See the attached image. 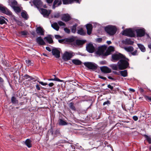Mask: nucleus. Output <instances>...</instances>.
<instances>
[{"mask_svg": "<svg viewBox=\"0 0 151 151\" xmlns=\"http://www.w3.org/2000/svg\"><path fill=\"white\" fill-rule=\"evenodd\" d=\"M66 41L69 44L71 45L73 47H76L83 45L85 41L80 40H76L74 37H71L68 38Z\"/></svg>", "mask_w": 151, "mask_h": 151, "instance_id": "obj_1", "label": "nucleus"}, {"mask_svg": "<svg viewBox=\"0 0 151 151\" xmlns=\"http://www.w3.org/2000/svg\"><path fill=\"white\" fill-rule=\"evenodd\" d=\"M119 69L120 70L124 69L129 66V63L124 57L120 59L117 63Z\"/></svg>", "mask_w": 151, "mask_h": 151, "instance_id": "obj_2", "label": "nucleus"}, {"mask_svg": "<svg viewBox=\"0 0 151 151\" xmlns=\"http://www.w3.org/2000/svg\"><path fill=\"white\" fill-rule=\"evenodd\" d=\"M104 29L105 31L110 35H113L114 34L116 31V27L112 25H108L105 27Z\"/></svg>", "mask_w": 151, "mask_h": 151, "instance_id": "obj_3", "label": "nucleus"}, {"mask_svg": "<svg viewBox=\"0 0 151 151\" xmlns=\"http://www.w3.org/2000/svg\"><path fill=\"white\" fill-rule=\"evenodd\" d=\"M75 55V53L71 51H66L63 54L62 58L65 61L68 60H70Z\"/></svg>", "mask_w": 151, "mask_h": 151, "instance_id": "obj_4", "label": "nucleus"}, {"mask_svg": "<svg viewBox=\"0 0 151 151\" xmlns=\"http://www.w3.org/2000/svg\"><path fill=\"white\" fill-rule=\"evenodd\" d=\"M122 34L123 35L131 37L134 36V32L131 29H126L122 31Z\"/></svg>", "mask_w": 151, "mask_h": 151, "instance_id": "obj_5", "label": "nucleus"}, {"mask_svg": "<svg viewBox=\"0 0 151 151\" xmlns=\"http://www.w3.org/2000/svg\"><path fill=\"white\" fill-rule=\"evenodd\" d=\"M124 56L120 53H116L112 55L111 60L113 62H115L119 60H120L124 57Z\"/></svg>", "mask_w": 151, "mask_h": 151, "instance_id": "obj_6", "label": "nucleus"}, {"mask_svg": "<svg viewBox=\"0 0 151 151\" xmlns=\"http://www.w3.org/2000/svg\"><path fill=\"white\" fill-rule=\"evenodd\" d=\"M84 65L89 69H96L97 68V65L95 63L90 62H85Z\"/></svg>", "mask_w": 151, "mask_h": 151, "instance_id": "obj_7", "label": "nucleus"}, {"mask_svg": "<svg viewBox=\"0 0 151 151\" xmlns=\"http://www.w3.org/2000/svg\"><path fill=\"white\" fill-rule=\"evenodd\" d=\"M106 49V47L105 46H102L99 47L98 50L96 52V53L99 55H102L104 54Z\"/></svg>", "mask_w": 151, "mask_h": 151, "instance_id": "obj_8", "label": "nucleus"}, {"mask_svg": "<svg viewBox=\"0 0 151 151\" xmlns=\"http://www.w3.org/2000/svg\"><path fill=\"white\" fill-rule=\"evenodd\" d=\"M0 10L3 13L8 15H11L12 12L6 7L0 5Z\"/></svg>", "mask_w": 151, "mask_h": 151, "instance_id": "obj_9", "label": "nucleus"}, {"mask_svg": "<svg viewBox=\"0 0 151 151\" xmlns=\"http://www.w3.org/2000/svg\"><path fill=\"white\" fill-rule=\"evenodd\" d=\"M0 10L3 13L8 15H11L12 12L6 7L0 5Z\"/></svg>", "mask_w": 151, "mask_h": 151, "instance_id": "obj_10", "label": "nucleus"}, {"mask_svg": "<svg viewBox=\"0 0 151 151\" xmlns=\"http://www.w3.org/2000/svg\"><path fill=\"white\" fill-rule=\"evenodd\" d=\"M41 13L45 17H47L50 13L51 11H47V9L43 8H41L39 10Z\"/></svg>", "mask_w": 151, "mask_h": 151, "instance_id": "obj_11", "label": "nucleus"}, {"mask_svg": "<svg viewBox=\"0 0 151 151\" xmlns=\"http://www.w3.org/2000/svg\"><path fill=\"white\" fill-rule=\"evenodd\" d=\"M136 32L137 36L139 37L143 36L145 33V30L144 28L137 29L136 30Z\"/></svg>", "mask_w": 151, "mask_h": 151, "instance_id": "obj_12", "label": "nucleus"}, {"mask_svg": "<svg viewBox=\"0 0 151 151\" xmlns=\"http://www.w3.org/2000/svg\"><path fill=\"white\" fill-rule=\"evenodd\" d=\"M87 50L90 53H93L95 50V47L92 44L89 43L86 47Z\"/></svg>", "mask_w": 151, "mask_h": 151, "instance_id": "obj_13", "label": "nucleus"}, {"mask_svg": "<svg viewBox=\"0 0 151 151\" xmlns=\"http://www.w3.org/2000/svg\"><path fill=\"white\" fill-rule=\"evenodd\" d=\"M52 55L56 58H58L60 57V51L57 49H53L52 50Z\"/></svg>", "mask_w": 151, "mask_h": 151, "instance_id": "obj_14", "label": "nucleus"}, {"mask_svg": "<svg viewBox=\"0 0 151 151\" xmlns=\"http://www.w3.org/2000/svg\"><path fill=\"white\" fill-rule=\"evenodd\" d=\"M100 69L101 71L104 73H109L111 72V69L106 66L101 67H100Z\"/></svg>", "mask_w": 151, "mask_h": 151, "instance_id": "obj_15", "label": "nucleus"}, {"mask_svg": "<svg viewBox=\"0 0 151 151\" xmlns=\"http://www.w3.org/2000/svg\"><path fill=\"white\" fill-rule=\"evenodd\" d=\"M64 4H71L74 2L76 3H80L81 0H62Z\"/></svg>", "mask_w": 151, "mask_h": 151, "instance_id": "obj_16", "label": "nucleus"}, {"mask_svg": "<svg viewBox=\"0 0 151 151\" xmlns=\"http://www.w3.org/2000/svg\"><path fill=\"white\" fill-rule=\"evenodd\" d=\"M36 32L39 35H44V30L43 28L40 27H37L36 29Z\"/></svg>", "mask_w": 151, "mask_h": 151, "instance_id": "obj_17", "label": "nucleus"}, {"mask_svg": "<svg viewBox=\"0 0 151 151\" xmlns=\"http://www.w3.org/2000/svg\"><path fill=\"white\" fill-rule=\"evenodd\" d=\"M61 4V0H55L52 6V9H55V8L60 5Z\"/></svg>", "mask_w": 151, "mask_h": 151, "instance_id": "obj_18", "label": "nucleus"}, {"mask_svg": "<svg viewBox=\"0 0 151 151\" xmlns=\"http://www.w3.org/2000/svg\"><path fill=\"white\" fill-rule=\"evenodd\" d=\"M36 41L40 45H44L45 44V42L41 37H37Z\"/></svg>", "mask_w": 151, "mask_h": 151, "instance_id": "obj_19", "label": "nucleus"}, {"mask_svg": "<svg viewBox=\"0 0 151 151\" xmlns=\"http://www.w3.org/2000/svg\"><path fill=\"white\" fill-rule=\"evenodd\" d=\"M86 29L87 30V33L88 35H90L92 31L93 26L91 24H87L86 25Z\"/></svg>", "mask_w": 151, "mask_h": 151, "instance_id": "obj_20", "label": "nucleus"}, {"mask_svg": "<svg viewBox=\"0 0 151 151\" xmlns=\"http://www.w3.org/2000/svg\"><path fill=\"white\" fill-rule=\"evenodd\" d=\"M71 19L70 15L68 14H64L63 15L62 19L65 22H67Z\"/></svg>", "mask_w": 151, "mask_h": 151, "instance_id": "obj_21", "label": "nucleus"}, {"mask_svg": "<svg viewBox=\"0 0 151 151\" xmlns=\"http://www.w3.org/2000/svg\"><path fill=\"white\" fill-rule=\"evenodd\" d=\"M32 2L37 7L41 6L42 4V2L40 0H32Z\"/></svg>", "mask_w": 151, "mask_h": 151, "instance_id": "obj_22", "label": "nucleus"}, {"mask_svg": "<svg viewBox=\"0 0 151 151\" xmlns=\"http://www.w3.org/2000/svg\"><path fill=\"white\" fill-rule=\"evenodd\" d=\"M52 27L56 30L58 31L59 30L60 27L59 26L58 23L56 22L54 23L51 24Z\"/></svg>", "mask_w": 151, "mask_h": 151, "instance_id": "obj_23", "label": "nucleus"}, {"mask_svg": "<svg viewBox=\"0 0 151 151\" xmlns=\"http://www.w3.org/2000/svg\"><path fill=\"white\" fill-rule=\"evenodd\" d=\"M32 141L29 139H27L25 142V144L26 146L29 148L32 147V145L31 144Z\"/></svg>", "mask_w": 151, "mask_h": 151, "instance_id": "obj_24", "label": "nucleus"}, {"mask_svg": "<svg viewBox=\"0 0 151 151\" xmlns=\"http://www.w3.org/2000/svg\"><path fill=\"white\" fill-rule=\"evenodd\" d=\"M6 20L8 21L7 19L1 16L0 17V24H6Z\"/></svg>", "mask_w": 151, "mask_h": 151, "instance_id": "obj_25", "label": "nucleus"}, {"mask_svg": "<svg viewBox=\"0 0 151 151\" xmlns=\"http://www.w3.org/2000/svg\"><path fill=\"white\" fill-rule=\"evenodd\" d=\"M44 39L49 43H51L53 41L52 38L50 36H47L44 37Z\"/></svg>", "mask_w": 151, "mask_h": 151, "instance_id": "obj_26", "label": "nucleus"}, {"mask_svg": "<svg viewBox=\"0 0 151 151\" xmlns=\"http://www.w3.org/2000/svg\"><path fill=\"white\" fill-rule=\"evenodd\" d=\"M72 62L76 65H80L81 64V62L78 59H73Z\"/></svg>", "mask_w": 151, "mask_h": 151, "instance_id": "obj_27", "label": "nucleus"}, {"mask_svg": "<svg viewBox=\"0 0 151 151\" xmlns=\"http://www.w3.org/2000/svg\"><path fill=\"white\" fill-rule=\"evenodd\" d=\"M120 73L121 76L123 77H126L127 76H128L127 71L126 70L121 71H120Z\"/></svg>", "mask_w": 151, "mask_h": 151, "instance_id": "obj_28", "label": "nucleus"}, {"mask_svg": "<svg viewBox=\"0 0 151 151\" xmlns=\"http://www.w3.org/2000/svg\"><path fill=\"white\" fill-rule=\"evenodd\" d=\"M21 15L23 18L26 19H27L28 18V15L25 11H24L22 12Z\"/></svg>", "mask_w": 151, "mask_h": 151, "instance_id": "obj_29", "label": "nucleus"}, {"mask_svg": "<svg viewBox=\"0 0 151 151\" xmlns=\"http://www.w3.org/2000/svg\"><path fill=\"white\" fill-rule=\"evenodd\" d=\"M109 66L113 70H118L119 69L118 65L112 64L110 65Z\"/></svg>", "mask_w": 151, "mask_h": 151, "instance_id": "obj_30", "label": "nucleus"}, {"mask_svg": "<svg viewBox=\"0 0 151 151\" xmlns=\"http://www.w3.org/2000/svg\"><path fill=\"white\" fill-rule=\"evenodd\" d=\"M134 42L132 41L130 39H126L125 41V43L127 44L132 45Z\"/></svg>", "mask_w": 151, "mask_h": 151, "instance_id": "obj_31", "label": "nucleus"}, {"mask_svg": "<svg viewBox=\"0 0 151 151\" xmlns=\"http://www.w3.org/2000/svg\"><path fill=\"white\" fill-rule=\"evenodd\" d=\"M138 46L141 50L142 52L145 51V49L144 46L141 44H137Z\"/></svg>", "mask_w": 151, "mask_h": 151, "instance_id": "obj_32", "label": "nucleus"}, {"mask_svg": "<svg viewBox=\"0 0 151 151\" xmlns=\"http://www.w3.org/2000/svg\"><path fill=\"white\" fill-rule=\"evenodd\" d=\"M67 124L68 123L67 122L61 119L60 120L59 122V125H67Z\"/></svg>", "mask_w": 151, "mask_h": 151, "instance_id": "obj_33", "label": "nucleus"}, {"mask_svg": "<svg viewBox=\"0 0 151 151\" xmlns=\"http://www.w3.org/2000/svg\"><path fill=\"white\" fill-rule=\"evenodd\" d=\"M125 50L127 52H131L133 50V48L132 46L125 47Z\"/></svg>", "mask_w": 151, "mask_h": 151, "instance_id": "obj_34", "label": "nucleus"}, {"mask_svg": "<svg viewBox=\"0 0 151 151\" xmlns=\"http://www.w3.org/2000/svg\"><path fill=\"white\" fill-rule=\"evenodd\" d=\"M77 33L81 35H84L85 34V32L83 31L82 28L78 30L77 31Z\"/></svg>", "mask_w": 151, "mask_h": 151, "instance_id": "obj_35", "label": "nucleus"}, {"mask_svg": "<svg viewBox=\"0 0 151 151\" xmlns=\"http://www.w3.org/2000/svg\"><path fill=\"white\" fill-rule=\"evenodd\" d=\"M14 11L16 13H19L21 12V9L18 6H14L13 8Z\"/></svg>", "mask_w": 151, "mask_h": 151, "instance_id": "obj_36", "label": "nucleus"}, {"mask_svg": "<svg viewBox=\"0 0 151 151\" xmlns=\"http://www.w3.org/2000/svg\"><path fill=\"white\" fill-rule=\"evenodd\" d=\"M17 4V2L14 0H12L9 2L10 5L12 6L13 8L14 6H14L16 5Z\"/></svg>", "mask_w": 151, "mask_h": 151, "instance_id": "obj_37", "label": "nucleus"}, {"mask_svg": "<svg viewBox=\"0 0 151 151\" xmlns=\"http://www.w3.org/2000/svg\"><path fill=\"white\" fill-rule=\"evenodd\" d=\"M25 62L27 65L28 66L32 65H33V63L30 60H25Z\"/></svg>", "mask_w": 151, "mask_h": 151, "instance_id": "obj_38", "label": "nucleus"}, {"mask_svg": "<svg viewBox=\"0 0 151 151\" xmlns=\"http://www.w3.org/2000/svg\"><path fill=\"white\" fill-rule=\"evenodd\" d=\"M48 80L49 81H59V82H62L63 81L62 80H61L60 79H59L58 78H56V77H55L54 79L52 78V79H48Z\"/></svg>", "mask_w": 151, "mask_h": 151, "instance_id": "obj_39", "label": "nucleus"}, {"mask_svg": "<svg viewBox=\"0 0 151 151\" xmlns=\"http://www.w3.org/2000/svg\"><path fill=\"white\" fill-rule=\"evenodd\" d=\"M69 106L70 108L72 110H76L75 108L73 105V103H70L69 104Z\"/></svg>", "mask_w": 151, "mask_h": 151, "instance_id": "obj_40", "label": "nucleus"}, {"mask_svg": "<svg viewBox=\"0 0 151 151\" xmlns=\"http://www.w3.org/2000/svg\"><path fill=\"white\" fill-rule=\"evenodd\" d=\"M114 48L113 47L110 46L108 48L107 51L110 53L114 51Z\"/></svg>", "mask_w": 151, "mask_h": 151, "instance_id": "obj_41", "label": "nucleus"}, {"mask_svg": "<svg viewBox=\"0 0 151 151\" xmlns=\"http://www.w3.org/2000/svg\"><path fill=\"white\" fill-rule=\"evenodd\" d=\"M76 26L77 25L76 24L72 27L71 30L72 32L74 33L76 32Z\"/></svg>", "mask_w": 151, "mask_h": 151, "instance_id": "obj_42", "label": "nucleus"}, {"mask_svg": "<svg viewBox=\"0 0 151 151\" xmlns=\"http://www.w3.org/2000/svg\"><path fill=\"white\" fill-rule=\"evenodd\" d=\"M23 78L24 79H27L28 78H30V79L31 80H33V78L27 75H24L23 76Z\"/></svg>", "mask_w": 151, "mask_h": 151, "instance_id": "obj_43", "label": "nucleus"}, {"mask_svg": "<svg viewBox=\"0 0 151 151\" xmlns=\"http://www.w3.org/2000/svg\"><path fill=\"white\" fill-rule=\"evenodd\" d=\"M20 34L22 36H25L28 34V32L26 31H22L20 32Z\"/></svg>", "mask_w": 151, "mask_h": 151, "instance_id": "obj_44", "label": "nucleus"}, {"mask_svg": "<svg viewBox=\"0 0 151 151\" xmlns=\"http://www.w3.org/2000/svg\"><path fill=\"white\" fill-rule=\"evenodd\" d=\"M11 101L13 103H16L17 102L16 98L14 96H13L12 98Z\"/></svg>", "mask_w": 151, "mask_h": 151, "instance_id": "obj_45", "label": "nucleus"}, {"mask_svg": "<svg viewBox=\"0 0 151 151\" xmlns=\"http://www.w3.org/2000/svg\"><path fill=\"white\" fill-rule=\"evenodd\" d=\"M58 23L60 26H65V24L62 21H59L58 22Z\"/></svg>", "mask_w": 151, "mask_h": 151, "instance_id": "obj_46", "label": "nucleus"}, {"mask_svg": "<svg viewBox=\"0 0 151 151\" xmlns=\"http://www.w3.org/2000/svg\"><path fill=\"white\" fill-rule=\"evenodd\" d=\"M146 139L149 144L151 143V138L149 136H146Z\"/></svg>", "mask_w": 151, "mask_h": 151, "instance_id": "obj_47", "label": "nucleus"}, {"mask_svg": "<svg viewBox=\"0 0 151 151\" xmlns=\"http://www.w3.org/2000/svg\"><path fill=\"white\" fill-rule=\"evenodd\" d=\"M66 151H75L73 148L71 146H70L66 150Z\"/></svg>", "mask_w": 151, "mask_h": 151, "instance_id": "obj_48", "label": "nucleus"}, {"mask_svg": "<svg viewBox=\"0 0 151 151\" xmlns=\"http://www.w3.org/2000/svg\"><path fill=\"white\" fill-rule=\"evenodd\" d=\"M64 29L65 32L67 33H69L70 32V30L67 28H65Z\"/></svg>", "mask_w": 151, "mask_h": 151, "instance_id": "obj_49", "label": "nucleus"}, {"mask_svg": "<svg viewBox=\"0 0 151 151\" xmlns=\"http://www.w3.org/2000/svg\"><path fill=\"white\" fill-rule=\"evenodd\" d=\"M39 82L40 84L44 86H46L47 84V83H44L42 81H39Z\"/></svg>", "mask_w": 151, "mask_h": 151, "instance_id": "obj_50", "label": "nucleus"}, {"mask_svg": "<svg viewBox=\"0 0 151 151\" xmlns=\"http://www.w3.org/2000/svg\"><path fill=\"white\" fill-rule=\"evenodd\" d=\"M110 104V102L109 101L107 100L103 104V105H105L107 104L108 105L109 104Z\"/></svg>", "mask_w": 151, "mask_h": 151, "instance_id": "obj_51", "label": "nucleus"}, {"mask_svg": "<svg viewBox=\"0 0 151 151\" xmlns=\"http://www.w3.org/2000/svg\"><path fill=\"white\" fill-rule=\"evenodd\" d=\"M99 77L102 79H103L104 80H106V77H104L100 75H99Z\"/></svg>", "mask_w": 151, "mask_h": 151, "instance_id": "obj_52", "label": "nucleus"}, {"mask_svg": "<svg viewBox=\"0 0 151 151\" xmlns=\"http://www.w3.org/2000/svg\"><path fill=\"white\" fill-rule=\"evenodd\" d=\"M132 55H137V50H135L134 52L132 53Z\"/></svg>", "mask_w": 151, "mask_h": 151, "instance_id": "obj_53", "label": "nucleus"}, {"mask_svg": "<svg viewBox=\"0 0 151 151\" xmlns=\"http://www.w3.org/2000/svg\"><path fill=\"white\" fill-rule=\"evenodd\" d=\"M107 87L108 88H110L111 90H112L113 89V87L111 85L109 84L108 85Z\"/></svg>", "mask_w": 151, "mask_h": 151, "instance_id": "obj_54", "label": "nucleus"}, {"mask_svg": "<svg viewBox=\"0 0 151 151\" xmlns=\"http://www.w3.org/2000/svg\"><path fill=\"white\" fill-rule=\"evenodd\" d=\"M133 118L134 120L135 121H137L138 120V118L137 116H134L133 117Z\"/></svg>", "mask_w": 151, "mask_h": 151, "instance_id": "obj_55", "label": "nucleus"}, {"mask_svg": "<svg viewBox=\"0 0 151 151\" xmlns=\"http://www.w3.org/2000/svg\"><path fill=\"white\" fill-rule=\"evenodd\" d=\"M55 37L57 39H58L60 38V36L59 35H55Z\"/></svg>", "mask_w": 151, "mask_h": 151, "instance_id": "obj_56", "label": "nucleus"}, {"mask_svg": "<svg viewBox=\"0 0 151 151\" xmlns=\"http://www.w3.org/2000/svg\"><path fill=\"white\" fill-rule=\"evenodd\" d=\"M100 64L102 65H104L106 64V62L105 61H101L99 62Z\"/></svg>", "mask_w": 151, "mask_h": 151, "instance_id": "obj_57", "label": "nucleus"}, {"mask_svg": "<svg viewBox=\"0 0 151 151\" xmlns=\"http://www.w3.org/2000/svg\"><path fill=\"white\" fill-rule=\"evenodd\" d=\"M36 88L38 90H40V88L38 85H37L36 86Z\"/></svg>", "mask_w": 151, "mask_h": 151, "instance_id": "obj_58", "label": "nucleus"}, {"mask_svg": "<svg viewBox=\"0 0 151 151\" xmlns=\"http://www.w3.org/2000/svg\"><path fill=\"white\" fill-rule=\"evenodd\" d=\"M46 49L49 52H50L51 51V50L49 47H46Z\"/></svg>", "mask_w": 151, "mask_h": 151, "instance_id": "obj_59", "label": "nucleus"}, {"mask_svg": "<svg viewBox=\"0 0 151 151\" xmlns=\"http://www.w3.org/2000/svg\"><path fill=\"white\" fill-rule=\"evenodd\" d=\"M108 78L112 80H115V79L113 78H112L111 76H108Z\"/></svg>", "mask_w": 151, "mask_h": 151, "instance_id": "obj_60", "label": "nucleus"}, {"mask_svg": "<svg viewBox=\"0 0 151 151\" xmlns=\"http://www.w3.org/2000/svg\"><path fill=\"white\" fill-rule=\"evenodd\" d=\"M59 16V13H58L56 14H55L54 15V17L55 18H58Z\"/></svg>", "mask_w": 151, "mask_h": 151, "instance_id": "obj_61", "label": "nucleus"}, {"mask_svg": "<svg viewBox=\"0 0 151 151\" xmlns=\"http://www.w3.org/2000/svg\"><path fill=\"white\" fill-rule=\"evenodd\" d=\"M54 85V84L52 83H50L48 85L50 87H52Z\"/></svg>", "mask_w": 151, "mask_h": 151, "instance_id": "obj_62", "label": "nucleus"}, {"mask_svg": "<svg viewBox=\"0 0 151 151\" xmlns=\"http://www.w3.org/2000/svg\"><path fill=\"white\" fill-rule=\"evenodd\" d=\"M47 0V2L48 3H51L52 2L53 0Z\"/></svg>", "mask_w": 151, "mask_h": 151, "instance_id": "obj_63", "label": "nucleus"}, {"mask_svg": "<svg viewBox=\"0 0 151 151\" xmlns=\"http://www.w3.org/2000/svg\"><path fill=\"white\" fill-rule=\"evenodd\" d=\"M139 91L141 93H142L144 92V90L142 88H140L139 89Z\"/></svg>", "mask_w": 151, "mask_h": 151, "instance_id": "obj_64", "label": "nucleus"}]
</instances>
